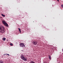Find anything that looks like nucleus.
Instances as JSON below:
<instances>
[{
    "mask_svg": "<svg viewBox=\"0 0 63 63\" xmlns=\"http://www.w3.org/2000/svg\"><path fill=\"white\" fill-rule=\"evenodd\" d=\"M5 32V28L4 27H0V32L4 33Z\"/></svg>",
    "mask_w": 63,
    "mask_h": 63,
    "instance_id": "f257e3e1",
    "label": "nucleus"
},
{
    "mask_svg": "<svg viewBox=\"0 0 63 63\" xmlns=\"http://www.w3.org/2000/svg\"><path fill=\"white\" fill-rule=\"evenodd\" d=\"M21 58L23 60L25 61H26L27 60V58H25L23 55H22L21 56Z\"/></svg>",
    "mask_w": 63,
    "mask_h": 63,
    "instance_id": "f03ea898",
    "label": "nucleus"
},
{
    "mask_svg": "<svg viewBox=\"0 0 63 63\" xmlns=\"http://www.w3.org/2000/svg\"><path fill=\"white\" fill-rule=\"evenodd\" d=\"M2 23L5 26H6V27H8V24L5 21H2Z\"/></svg>",
    "mask_w": 63,
    "mask_h": 63,
    "instance_id": "7ed1b4c3",
    "label": "nucleus"
},
{
    "mask_svg": "<svg viewBox=\"0 0 63 63\" xmlns=\"http://www.w3.org/2000/svg\"><path fill=\"white\" fill-rule=\"evenodd\" d=\"M19 46L20 47H25V46L24 45V44L23 43H21L19 44Z\"/></svg>",
    "mask_w": 63,
    "mask_h": 63,
    "instance_id": "20e7f679",
    "label": "nucleus"
},
{
    "mask_svg": "<svg viewBox=\"0 0 63 63\" xmlns=\"http://www.w3.org/2000/svg\"><path fill=\"white\" fill-rule=\"evenodd\" d=\"M32 43L33 44V45H37V44L38 42H37V41H34L32 42Z\"/></svg>",
    "mask_w": 63,
    "mask_h": 63,
    "instance_id": "39448f33",
    "label": "nucleus"
},
{
    "mask_svg": "<svg viewBox=\"0 0 63 63\" xmlns=\"http://www.w3.org/2000/svg\"><path fill=\"white\" fill-rule=\"evenodd\" d=\"M2 40H3V41H5L6 40V38L4 37L3 38Z\"/></svg>",
    "mask_w": 63,
    "mask_h": 63,
    "instance_id": "423d86ee",
    "label": "nucleus"
},
{
    "mask_svg": "<svg viewBox=\"0 0 63 63\" xmlns=\"http://www.w3.org/2000/svg\"><path fill=\"white\" fill-rule=\"evenodd\" d=\"M1 15L2 16H3V17H5V16L4 15H3L2 14H1Z\"/></svg>",
    "mask_w": 63,
    "mask_h": 63,
    "instance_id": "0eeeda50",
    "label": "nucleus"
},
{
    "mask_svg": "<svg viewBox=\"0 0 63 63\" xmlns=\"http://www.w3.org/2000/svg\"><path fill=\"white\" fill-rule=\"evenodd\" d=\"M30 63H35V62H33L32 61H31L30 62Z\"/></svg>",
    "mask_w": 63,
    "mask_h": 63,
    "instance_id": "6e6552de",
    "label": "nucleus"
},
{
    "mask_svg": "<svg viewBox=\"0 0 63 63\" xmlns=\"http://www.w3.org/2000/svg\"><path fill=\"white\" fill-rule=\"evenodd\" d=\"M18 29L19 30V31L20 32H21V31H20V28H18Z\"/></svg>",
    "mask_w": 63,
    "mask_h": 63,
    "instance_id": "1a4fd4ad",
    "label": "nucleus"
},
{
    "mask_svg": "<svg viewBox=\"0 0 63 63\" xmlns=\"http://www.w3.org/2000/svg\"><path fill=\"white\" fill-rule=\"evenodd\" d=\"M10 46H13V44H12V43H10Z\"/></svg>",
    "mask_w": 63,
    "mask_h": 63,
    "instance_id": "9d476101",
    "label": "nucleus"
},
{
    "mask_svg": "<svg viewBox=\"0 0 63 63\" xmlns=\"http://www.w3.org/2000/svg\"><path fill=\"white\" fill-rule=\"evenodd\" d=\"M0 63H4L2 61H0Z\"/></svg>",
    "mask_w": 63,
    "mask_h": 63,
    "instance_id": "9b49d317",
    "label": "nucleus"
},
{
    "mask_svg": "<svg viewBox=\"0 0 63 63\" xmlns=\"http://www.w3.org/2000/svg\"><path fill=\"white\" fill-rule=\"evenodd\" d=\"M49 59H51V57H50V56H49Z\"/></svg>",
    "mask_w": 63,
    "mask_h": 63,
    "instance_id": "f8f14e48",
    "label": "nucleus"
},
{
    "mask_svg": "<svg viewBox=\"0 0 63 63\" xmlns=\"http://www.w3.org/2000/svg\"><path fill=\"white\" fill-rule=\"evenodd\" d=\"M62 8H63V4H62L61 5Z\"/></svg>",
    "mask_w": 63,
    "mask_h": 63,
    "instance_id": "ddd939ff",
    "label": "nucleus"
},
{
    "mask_svg": "<svg viewBox=\"0 0 63 63\" xmlns=\"http://www.w3.org/2000/svg\"><path fill=\"white\" fill-rule=\"evenodd\" d=\"M7 55H8V56H10V55L8 54H7Z\"/></svg>",
    "mask_w": 63,
    "mask_h": 63,
    "instance_id": "4468645a",
    "label": "nucleus"
},
{
    "mask_svg": "<svg viewBox=\"0 0 63 63\" xmlns=\"http://www.w3.org/2000/svg\"><path fill=\"white\" fill-rule=\"evenodd\" d=\"M57 1H58V2H59V0H57Z\"/></svg>",
    "mask_w": 63,
    "mask_h": 63,
    "instance_id": "2eb2a0df",
    "label": "nucleus"
}]
</instances>
